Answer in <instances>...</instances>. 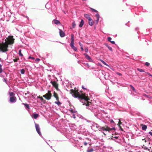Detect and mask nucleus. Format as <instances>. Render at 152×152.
<instances>
[{"label":"nucleus","instance_id":"obj_1","mask_svg":"<svg viewBox=\"0 0 152 152\" xmlns=\"http://www.w3.org/2000/svg\"><path fill=\"white\" fill-rule=\"evenodd\" d=\"M86 93H87L86 92ZM89 98L90 97L88 95V94H86V108L94 112V115L97 118L101 119L104 118V112L101 110H98V107H97V108H95L92 103V100H90Z\"/></svg>","mask_w":152,"mask_h":152},{"label":"nucleus","instance_id":"obj_2","mask_svg":"<svg viewBox=\"0 0 152 152\" xmlns=\"http://www.w3.org/2000/svg\"><path fill=\"white\" fill-rule=\"evenodd\" d=\"M86 125L95 131L98 130L102 131L104 135H106L107 133H109L113 129L110 128L107 126L101 127L98 124L93 122L88 121H87V123H86Z\"/></svg>","mask_w":152,"mask_h":152},{"label":"nucleus","instance_id":"obj_3","mask_svg":"<svg viewBox=\"0 0 152 152\" xmlns=\"http://www.w3.org/2000/svg\"><path fill=\"white\" fill-rule=\"evenodd\" d=\"M81 92V94H80L78 92V90H70L71 93L73 94V95L74 97L75 98H78V99H80V102H81L82 103H83V105H84L85 104L86 102V95L85 93L84 94L82 93V91H80Z\"/></svg>","mask_w":152,"mask_h":152},{"label":"nucleus","instance_id":"obj_4","mask_svg":"<svg viewBox=\"0 0 152 152\" xmlns=\"http://www.w3.org/2000/svg\"><path fill=\"white\" fill-rule=\"evenodd\" d=\"M13 36H9L5 39V42H4V44L5 45H7V49H8L9 45H12L14 43L15 39L13 38Z\"/></svg>","mask_w":152,"mask_h":152},{"label":"nucleus","instance_id":"obj_5","mask_svg":"<svg viewBox=\"0 0 152 152\" xmlns=\"http://www.w3.org/2000/svg\"><path fill=\"white\" fill-rule=\"evenodd\" d=\"M7 45H5L4 44L3 42L0 43V50L3 52H5L8 50V49H7Z\"/></svg>","mask_w":152,"mask_h":152},{"label":"nucleus","instance_id":"obj_6","mask_svg":"<svg viewBox=\"0 0 152 152\" xmlns=\"http://www.w3.org/2000/svg\"><path fill=\"white\" fill-rule=\"evenodd\" d=\"M51 96L52 94L50 91H48L47 93L43 96V97L48 100L50 99Z\"/></svg>","mask_w":152,"mask_h":152},{"label":"nucleus","instance_id":"obj_7","mask_svg":"<svg viewBox=\"0 0 152 152\" xmlns=\"http://www.w3.org/2000/svg\"><path fill=\"white\" fill-rule=\"evenodd\" d=\"M50 83L52 84L53 86L56 89L57 91L59 90L58 88V84L55 81H51Z\"/></svg>","mask_w":152,"mask_h":152},{"label":"nucleus","instance_id":"obj_8","mask_svg":"<svg viewBox=\"0 0 152 152\" xmlns=\"http://www.w3.org/2000/svg\"><path fill=\"white\" fill-rule=\"evenodd\" d=\"M86 18H87L88 20V23L90 26H92L94 24V21L89 16H87V15L86 14Z\"/></svg>","mask_w":152,"mask_h":152},{"label":"nucleus","instance_id":"obj_9","mask_svg":"<svg viewBox=\"0 0 152 152\" xmlns=\"http://www.w3.org/2000/svg\"><path fill=\"white\" fill-rule=\"evenodd\" d=\"M35 127L37 132L40 135H41L42 134L40 131V128L39 125L37 124H35Z\"/></svg>","mask_w":152,"mask_h":152},{"label":"nucleus","instance_id":"obj_10","mask_svg":"<svg viewBox=\"0 0 152 152\" xmlns=\"http://www.w3.org/2000/svg\"><path fill=\"white\" fill-rule=\"evenodd\" d=\"M10 102H15L16 101V98L15 96L11 97L10 99Z\"/></svg>","mask_w":152,"mask_h":152},{"label":"nucleus","instance_id":"obj_11","mask_svg":"<svg viewBox=\"0 0 152 152\" xmlns=\"http://www.w3.org/2000/svg\"><path fill=\"white\" fill-rule=\"evenodd\" d=\"M95 16L96 18L97 19L95 21V23L96 24H97L99 19V15L98 13H97L95 15Z\"/></svg>","mask_w":152,"mask_h":152},{"label":"nucleus","instance_id":"obj_12","mask_svg":"<svg viewBox=\"0 0 152 152\" xmlns=\"http://www.w3.org/2000/svg\"><path fill=\"white\" fill-rule=\"evenodd\" d=\"M60 35L61 37H63L65 36V34L63 31L61 29H59Z\"/></svg>","mask_w":152,"mask_h":152},{"label":"nucleus","instance_id":"obj_13","mask_svg":"<svg viewBox=\"0 0 152 152\" xmlns=\"http://www.w3.org/2000/svg\"><path fill=\"white\" fill-rule=\"evenodd\" d=\"M86 59H87L90 62H93V61L91 58L88 55L86 54Z\"/></svg>","mask_w":152,"mask_h":152},{"label":"nucleus","instance_id":"obj_14","mask_svg":"<svg viewBox=\"0 0 152 152\" xmlns=\"http://www.w3.org/2000/svg\"><path fill=\"white\" fill-rule=\"evenodd\" d=\"M74 44H70V46L75 51L77 50V48L74 46Z\"/></svg>","mask_w":152,"mask_h":152},{"label":"nucleus","instance_id":"obj_15","mask_svg":"<svg viewBox=\"0 0 152 152\" xmlns=\"http://www.w3.org/2000/svg\"><path fill=\"white\" fill-rule=\"evenodd\" d=\"M100 61L104 65H105L106 66H108L110 68V66L108 64H107L104 61H103V60H102V59H100Z\"/></svg>","mask_w":152,"mask_h":152},{"label":"nucleus","instance_id":"obj_16","mask_svg":"<svg viewBox=\"0 0 152 152\" xmlns=\"http://www.w3.org/2000/svg\"><path fill=\"white\" fill-rule=\"evenodd\" d=\"M71 44H74V35L73 34H72L71 35Z\"/></svg>","mask_w":152,"mask_h":152},{"label":"nucleus","instance_id":"obj_17","mask_svg":"<svg viewBox=\"0 0 152 152\" xmlns=\"http://www.w3.org/2000/svg\"><path fill=\"white\" fill-rule=\"evenodd\" d=\"M84 23V22L83 20H81V21L80 22V24L79 25V26L80 27H82Z\"/></svg>","mask_w":152,"mask_h":152},{"label":"nucleus","instance_id":"obj_18","mask_svg":"<svg viewBox=\"0 0 152 152\" xmlns=\"http://www.w3.org/2000/svg\"><path fill=\"white\" fill-rule=\"evenodd\" d=\"M53 22L54 23L56 24H59L60 23V21L57 20H53Z\"/></svg>","mask_w":152,"mask_h":152},{"label":"nucleus","instance_id":"obj_19","mask_svg":"<svg viewBox=\"0 0 152 152\" xmlns=\"http://www.w3.org/2000/svg\"><path fill=\"white\" fill-rule=\"evenodd\" d=\"M142 130H146L147 128V126L145 125H143L142 126Z\"/></svg>","mask_w":152,"mask_h":152},{"label":"nucleus","instance_id":"obj_20","mask_svg":"<svg viewBox=\"0 0 152 152\" xmlns=\"http://www.w3.org/2000/svg\"><path fill=\"white\" fill-rule=\"evenodd\" d=\"M33 116L35 119H36L38 116V114L37 113H35L33 115Z\"/></svg>","mask_w":152,"mask_h":152},{"label":"nucleus","instance_id":"obj_21","mask_svg":"<svg viewBox=\"0 0 152 152\" xmlns=\"http://www.w3.org/2000/svg\"><path fill=\"white\" fill-rule=\"evenodd\" d=\"M55 103L57 104L58 106H60L61 104V103L59 102V100L57 101V102H55Z\"/></svg>","mask_w":152,"mask_h":152},{"label":"nucleus","instance_id":"obj_22","mask_svg":"<svg viewBox=\"0 0 152 152\" xmlns=\"http://www.w3.org/2000/svg\"><path fill=\"white\" fill-rule=\"evenodd\" d=\"M23 104L25 106V107L28 109L29 108V105L28 104L26 103H23Z\"/></svg>","mask_w":152,"mask_h":152},{"label":"nucleus","instance_id":"obj_23","mask_svg":"<svg viewBox=\"0 0 152 152\" xmlns=\"http://www.w3.org/2000/svg\"><path fill=\"white\" fill-rule=\"evenodd\" d=\"M106 47H107L108 48V49H109V50H110V51H113L112 48L111 47L107 45V44H106Z\"/></svg>","mask_w":152,"mask_h":152},{"label":"nucleus","instance_id":"obj_24","mask_svg":"<svg viewBox=\"0 0 152 152\" xmlns=\"http://www.w3.org/2000/svg\"><path fill=\"white\" fill-rule=\"evenodd\" d=\"M9 95L11 97L12 96H14L15 95V94H14V93L13 92H9Z\"/></svg>","mask_w":152,"mask_h":152},{"label":"nucleus","instance_id":"obj_25","mask_svg":"<svg viewBox=\"0 0 152 152\" xmlns=\"http://www.w3.org/2000/svg\"><path fill=\"white\" fill-rule=\"evenodd\" d=\"M53 96L55 98H56L58 96V94L56 93L55 92H54L53 93Z\"/></svg>","mask_w":152,"mask_h":152},{"label":"nucleus","instance_id":"obj_26","mask_svg":"<svg viewBox=\"0 0 152 152\" xmlns=\"http://www.w3.org/2000/svg\"><path fill=\"white\" fill-rule=\"evenodd\" d=\"M137 70L140 72H145L143 69H141L137 68Z\"/></svg>","mask_w":152,"mask_h":152},{"label":"nucleus","instance_id":"obj_27","mask_svg":"<svg viewBox=\"0 0 152 152\" xmlns=\"http://www.w3.org/2000/svg\"><path fill=\"white\" fill-rule=\"evenodd\" d=\"M19 55L21 56H23V54H22L21 53V50H19Z\"/></svg>","mask_w":152,"mask_h":152},{"label":"nucleus","instance_id":"obj_28","mask_svg":"<svg viewBox=\"0 0 152 152\" xmlns=\"http://www.w3.org/2000/svg\"><path fill=\"white\" fill-rule=\"evenodd\" d=\"M37 98H40V99L41 101H45V100H44V99H43V97L42 96H37Z\"/></svg>","mask_w":152,"mask_h":152},{"label":"nucleus","instance_id":"obj_29","mask_svg":"<svg viewBox=\"0 0 152 152\" xmlns=\"http://www.w3.org/2000/svg\"><path fill=\"white\" fill-rule=\"evenodd\" d=\"M94 151V150L93 148H91L90 149H88L87 150V152H92Z\"/></svg>","mask_w":152,"mask_h":152},{"label":"nucleus","instance_id":"obj_30","mask_svg":"<svg viewBox=\"0 0 152 152\" xmlns=\"http://www.w3.org/2000/svg\"><path fill=\"white\" fill-rule=\"evenodd\" d=\"M72 26L73 28H74L76 26V24L75 22H73L72 24Z\"/></svg>","mask_w":152,"mask_h":152},{"label":"nucleus","instance_id":"obj_31","mask_svg":"<svg viewBox=\"0 0 152 152\" xmlns=\"http://www.w3.org/2000/svg\"><path fill=\"white\" fill-rule=\"evenodd\" d=\"M20 72L22 74H24L25 72V70L23 69H22L20 71Z\"/></svg>","mask_w":152,"mask_h":152},{"label":"nucleus","instance_id":"obj_32","mask_svg":"<svg viewBox=\"0 0 152 152\" xmlns=\"http://www.w3.org/2000/svg\"><path fill=\"white\" fill-rule=\"evenodd\" d=\"M130 86L131 87V88L133 90V91L134 92H135V90L134 87L131 85H130Z\"/></svg>","mask_w":152,"mask_h":152},{"label":"nucleus","instance_id":"obj_33","mask_svg":"<svg viewBox=\"0 0 152 152\" xmlns=\"http://www.w3.org/2000/svg\"><path fill=\"white\" fill-rule=\"evenodd\" d=\"M91 9L92 11L95 12H97V11L96 10H95L94 9H93V8H91Z\"/></svg>","mask_w":152,"mask_h":152},{"label":"nucleus","instance_id":"obj_34","mask_svg":"<svg viewBox=\"0 0 152 152\" xmlns=\"http://www.w3.org/2000/svg\"><path fill=\"white\" fill-rule=\"evenodd\" d=\"M19 60V58H16L15 59H13L14 62H15L18 61Z\"/></svg>","mask_w":152,"mask_h":152},{"label":"nucleus","instance_id":"obj_35","mask_svg":"<svg viewBox=\"0 0 152 152\" xmlns=\"http://www.w3.org/2000/svg\"><path fill=\"white\" fill-rule=\"evenodd\" d=\"M111 39L112 38L110 37H109L107 38L108 41H110V42L111 41Z\"/></svg>","mask_w":152,"mask_h":152},{"label":"nucleus","instance_id":"obj_36","mask_svg":"<svg viewBox=\"0 0 152 152\" xmlns=\"http://www.w3.org/2000/svg\"><path fill=\"white\" fill-rule=\"evenodd\" d=\"M145 65L147 66H149L150 65V64L148 62H146L145 63Z\"/></svg>","mask_w":152,"mask_h":152},{"label":"nucleus","instance_id":"obj_37","mask_svg":"<svg viewBox=\"0 0 152 152\" xmlns=\"http://www.w3.org/2000/svg\"><path fill=\"white\" fill-rule=\"evenodd\" d=\"M40 60V59L39 58H37L36 59L35 61L37 62L39 61Z\"/></svg>","mask_w":152,"mask_h":152},{"label":"nucleus","instance_id":"obj_38","mask_svg":"<svg viewBox=\"0 0 152 152\" xmlns=\"http://www.w3.org/2000/svg\"><path fill=\"white\" fill-rule=\"evenodd\" d=\"M146 73L148 75H149L150 76H151V77L152 76V75L150 73H148V72H146Z\"/></svg>","mask_w":152,"mask_h":152},{"label":"nucleus","instance_id":"obj_39","mask_svg":"<svg viewBox=\"0 0 152 152\" xmlns=\"http://www.w3.org/2000/svg\"><path fill=\"white\" fill-rule=\"evenodd\" d=\"M31 58L33 60H34V57H29V58Z\"/></svg>","mask_w":152,"mask_h":152},{"label":"nucleus","instance_id":"obj_40","mask_svg":"<svg viewBox=\"0 0 152 152\" xmlns=\"http://www.w3.org/2000/svg\"><path fill=\"white\" fill-rule=\"evenodd\" d=\"M3 81L5 82V83H7V80H6L5 79V78L3 79Z\"/></svg>","mask_w":152,"mask_h":152},{"label":"nucleus","instance_id":"obj_41","mask_svg":"<svg viewBox=\"0 0 152 152\" xmlns=\"http://www.w3.org/2000/svg\"><path fill=\"white\" fill-rule=\"evenodd\" d=\"M110 42L113 44H115V42L114 41H111Z\"/></svg>","mask_w":152,"mask_h":152},{"label":"nucleus","instance_id":"obj_42","mask_svg":"<svg viewBox=\"0 0 152 152\" xmlns=\"http://www.w3.org/2000/svg\"><path fill=\"white\" fill-rule=\"evenodd\" d=\"M148 134H150L151 136H152V132H148Z\"/></svg>","mask_w":152,"mask_h":152},{"label":"nucleus","instance_id":"obj_43","mask_svg":"<svg viewBox=\"0 0 152 152\" xmlns=\"http://www.w3.org/2000/svg\"><path fill=\"white\" fill-rule=\"evenodd\" d=\"M2 69L1 68H0V73H1L2 72Z\"/></svg>","mask_w":152,"mask_h":152},{"label":"nucleus","instance_id":"obj_44","mask_svg":"<svg viewBox=\"0 0 152 152\" xmlns=\"http://www.w3.org/2000/svg\"><path fill=\"white\" fill-rule=\"evenodd\" d=\"M117 74H118V75H120V76H121L122 75V74L120 73H117Z\"/></svg>","mask_w":152,"mask_h":152},{"label":"nucleus","instance_id":"obj_45","mask_svg":"<svg viewBox=\"0 0 152 152\" xmlns=\"http://www.w3.org/2000/svg\"><path fill=\"white\" fill-rule=\"evenodd\" d=\"M88 140V141H90L89 139L88 138H86V141H87V140ZM86 145H87V142H86Z\"/></svg>","mask_w":152,"mask_h":152},{"label":"nucleus","instance_id":"obj_46","mask_svg":"<svg viewBox=\"0 0 152 152\" xmlns=\"http://www.w3.org/2000/svg\"><path fill=\"white\" fill-rule=\"evenodd\" d=\"M110 122L111 123H113L114 122V121L113 120H110Z\"/></svg>","mask_w":152,"mask_h":152},{"label":"nucleus","instance_id":"obj_47","mask_svg":"<svg viewBox=\"0 0 152 152\" xmlns=\"http://www.w3.org/2000/svg\"><path fill=\"white\" fill-rule=\"evenodd\" d=\"M79 45H80V47L83 46L82 44L80 42H79Z\"/></svg>","mask_w":152,"mask_h":152},{"label":"nucleus","instance_id":"obj_48","mask_svg":"<svg viewBox=\"0 0 152 152\" xmlns=\"http://www.w3.org/2000/svg\"><path fill=\"white\" fill-rule=\"evenodd\" d=\"M56 100H57V101H58V100H59V97H58H58H56Z\"/></svg>","mask_w":152,"mask_h":152},{"label":"nucleus","instance_id":"obj_49","mask_svg":"<svg viewBox=\"0 0 152 152\" xmlns=\"http://www.w3.org/2000/svg\"><path fill=\"white\" fill-rule=\"evenodd\" d=\"M80 48H81L82 51H83V50L84 49L82 47H81Z\"/></svg>","mask_w":152,"mask_h":152},{"label":"nucleus","instance_id":"obj_50","mask_svg":"<svg viewBox=\"0 0 152 152\" xmlns=\"http://www.w3.org/2000/svg\"><path fill=\"white\" fill-rule=\"evenodd\" d=\"M98 66H102V65H101V64L99 63H98Z\"/></svg>","mask_w":152,"mask_h":152},{"label":"nucleus","instance_id":"obj_51","mask_svg":"<svg viewBox=\"0 0 152 152\" xmlns=\"http://www.w3.org/2000/svg\"><path fill=\"white\" fill-rule=\"evenodd\" d=\"M70 111L71 112H72V113H73V110H70Z\"/></svg>","mask_w":152,"mask_h":152},{"label":"nucleus","instance_id":"obj_52","mask_svg":"<svg viewBox=\"0 0 152 152\" xmlns=\"http://www.w3.org/2000/svg\"><path fill=\"white\" fill-rule=\"evenodd\" d=\"M82 88L83 89H86V88H84V87L83 86H82Z\"/></svg>","mask_w":152,"mask_h":152},{"label":"nucleus","instance_id":"obj_53","mask_svg":"<svg viewBox=\"0 0 152 152\" xmlns=\"http://www.w3.org/2000/svg\"><path fill=\"white\" fill-rule=\"evenodd\" d=\"M145 140V142H146V140H145V139H142V140Z\"/></svg>","mask_w":152,"mask_h":152},{"label":"nucleus","instance_id":"obj_54","mask_svg":"<svg viewBox=\"0 0 152 152\" xmlns=\"http://www.w3.org/2000/svg\"><path fill=\"white\" fill-rule=\"evenodd\" d=\"M86 53L88 51V49L87 48H86Z\"/></svg>","mask_w":152,"mask_h":152},{"label":"nucleus","instance_id":"obj_55","mask_svg":"<svg viewBox=\"0 0 152 152\" xmlns=\"http://www.w3.org/2000/svg\"><path fill=\"white\" fill-rule=\"evenodd\" d=\"M86 65H87V66H89L88 64V63H86Z\"/></svg>","mask_w":152,"mask_h":152},{"label":"nucleus","instance_id":"obj_56","mask_svg":"<svg viewBox=\"0 0 152 152\" xmlns=\"http://www.w3.org/2000/svg\"><path fill=\"white\" fill-rule=\"evenodd\" d=\"M1 66H2L0 64V68H1Z\"/></svg>","mask_w":152,"mask_h":152},{"label":"nucleus","instance_id":"obj_57","mask_svg":"<svg viewBox=\"0 0 152 152\" xmlns=\"http://www.w3.org/2000/svg\"><path fill=\"white\" fill-rule=\"evenodd\" d=\"M84 144L86 145V142H84Z\"/></svg>","mask_w":152,"mask_h":152},{"label":"nucleus","instance_id":"obj_58","mask_svg":"<svg viewBox=\"0 0 152 152\" xmlns=\"http://www.w3.org/2000/svg\"><path fill=\"white\" fill-rule=\"evenodd\" d=\"M96 143H99V142H98V141H97L96 142Z\"/></svg>","mask_w":152,"mask_h":152},{"label":"nucleus","instance_id":"obj_59","mask_svg":"<svg viewBox=\"0 0 152 152\" xmlns=\"http://www.w3.org/2000/svg\"><path fill=\"white\" fill-rule=\"evenodd\" d=\"M85 15H86V14L84 15V16Z\"/></svg>","mask_w":152,"mask_h":152},{"label":"nucleus","instance_id":"obj_60","mask_svg":"<svg viewBox=\"0 0 152 152\" xmlns=\"http://www.w3.org/2000/svg\"><path fill=\"white\" fill-rule=\"evenodd\" d=\"M57 1H58L59 0H57Z\"/></svg>","mask_w":152,"mask_h":152}]
</instances>
